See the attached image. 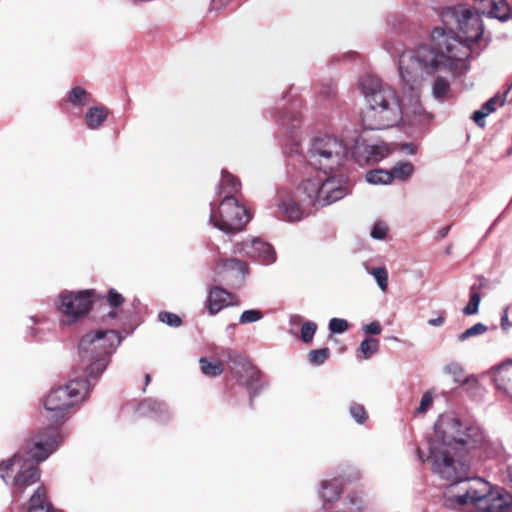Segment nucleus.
<instances>
[{
	"mask_svg": "<svg viewBox=\"0 0 512 512\" xmlns=\"http://www.w3.org/2000/svg\"><path fill=\"white\" fill-rule=\"evenodd\" d=\"M482 428L474 423H463L451 415L441 416L435 424V441L430 447L433 471L442 479L456 484L465 482L463 493L449 501L459 506L478 508L489 492L490 485L482 478H469L467 455L471 450L487 444Z\"/></svg>",
	"mask_w": 512,
	"mask_h": 512,
	"instance_id": "f257e3e1",
	"label": "nucleus"
},
{
	"mask_svg": "<svg viewBox=\"0 0 512 512\" xmlns=\"http://www.w3.org/2000/svg\"><path fill=\"white\" fill-rule=\"evenodd\" d=\"M469 57V48L446 29L436 27L431 32L430 43L418 45L404 51L399 57V72L402 80L401 89L409 94L413 101L411 113L419 121L429 120L428 114L419 99L422 83L426 77H432L449 68L455 62Z\"/></svg>",
	"mask_w": 512,
	"mask_h": 512,
	"instance_id": "f03ea898",
	"label": "nucleus"
},
{
	"mask_svg": "<svg viewBox=\"0 0 512 512\" xmlns=\"http://www.w3.org/2000/svg\"><path fill=\"white\" fill-rule=\"evenodd\" d=\"M360 88L368 102L362 113V124L367 130H381L393 126L409 114L400 103L395 90L378 77L366 75L360 79Z\"/></svg>",
	"mask_w": 512,
	"mask_h": 512,
	"instance_id": "7ed1b4c3",
	"label": "nucleus"
},
{
	"mask_svg": "<svg viewBox=\"0 0 512 512\" xmlns=\"http://www.w3.org/2000/svg\"><path fill=\"white\" fill-rule=\"evenodd\" d=\"M348 192L342 176H329L325 179L317 174L304 179L298 187L302 205L324 207L342 199Z\"/></svg>",
	"mask_w": 512,
	"mask_h": 512,
	"instance_id": "20e7f679",
	"label": "nucleus"
},
{
	"mask_svg": "<svg viewBox=\"0 0 512 512\" xmlns=\"http://www.w3.org/2000/svg\"><path fill=\"white\" fill-rule=\"evenodd\" d=\"M88 391V381L84 379H74L66 385L52 389L46 396L44 407L51 414L47 417L53 421V425L59 427L65 420L69 409L81 402Z\"/></svg>",
	"mask_w": 512,
	"mask_h": 512,
	"instance_id": "39448f33",
	"label": "nucleus"
},
{
	"mask_svg": "<svg viewBox=\"0 0 512 512\" xmlns=\"http://www.w3.org/2000/svg\"><path fill=\"white\" fill-rule=\"evenodd\" d=\"M442 21L449 26L446 30L456 36L471 52V44L479 41L483 35V25L478 14L464 5L447 7L443 10Z\"/></svg>",
	"mask_w": 512,
	"mask_h": 512,
	"instance_id": "423d86ee",
	"label": "nucleus"
},
{
	"mask_svg": "<svg viewBox=\"0 0 512 512\" xmlns=\"http://www.w3.org/2000/svg\"><path fill=\"white\" fill-rule=\"evenodd\" d=\"M347 153V146L335 137L316 138L309 149L308 161L327 175L344 164Z\"/></svg>",
	"mask_w": 512,
	"mask_h": 512,
	"instance_id": "0eeeda50",
	"label": "nucleus"
},
{
	"mask_svg": "<svg viewBox=\"0 0 512 512\" xmlns=\"http://www.w3.org/2000/svg\"><path fill=\"white\" fill-rule=\"evenodd\" d=\"M62 441V436L57 425H49L31 434L25 439L18 453L22 454L24 461L30 463H39L45 461L52 453H54Z\"/></svg>",
	"mask_w": 512,
	"mask_h": 512,
	"instance_id": "6e6552de",
	"label": "nucleus"
},
{
	"mask_svg": "<svg viewBox=\"0 0 512 512\" xmlns=\"http://www.w3.org/2000/svg\"><path fill=\"white\" fill-rule=\"evenodd\" d=\"M250 221L248 210L236 197H223L217 210L210 214L211 224L224 233H237Z\"/></svg>",
	"mask_w": 512,
	"mask_h": 512,
	"instance_id": "1a4fd4ad",
	"label": "nucleus"
},
{
	"mask_svg": "<svg viewBox=\"0 0 512 512\" xmlns=\"http://www.w3.org/2000/svg\"><path fill=\"white\" fill-rule=\"evenodd\" d=\"M96 299L97 294L94 289L62 292L58 296L57 308L65 317L63 323L72 325L86 316L92 309Z\"/></svg>",
	"mask_w": 512,
	"mask_h": 512,
	"instance_id": "9d476101",
	"label": "nucleus"
},
{
	"mask_svg": "<svg viewBox=\"0 0 512 512\" xmlns=\"http://www.w3.org/2000/svg\"><path fill=\"white\" fill-rule=\"evenodd\" d=\"M120 342V334L116 330L89 332L79 342L78 349L81 361H90L96 356H108Z\"/></svg>",
	"mask_w": 512,
	"mask_h": 512,
	"instance_id": "9b49d317",
	"label": "nucleus"
},
{
	"mask_svg": "<svg viewBox=\"0 0 512 512\" xmlns=\"http://www.w3.org/2000/svg\"><path fill=\"white\" fill-rule=\"evenodd\" d=\"M230 369L239 383L246 387L253 388L260 379V371L246 357L234 354L229 356Z\"/></svg>",
	"mask_w": 512,
	"mask_h": 512,
	"instance_id": "f8f14e48",
	"label": "nucleus"
},
{
	"mask_svg": "<svg viewBox=\"0 0 512 512\" xmlns=\"http://www.w3.org/2000/svg\"><path fill=\"white\" fill-rule=\"evenodd\" d=\"M41 477V470L36 463L23 461L12 481V494L21 497L26 489L37 482Z\"/></svg>",
	"mask_w": 512,
	"mask_h": 512,
	"instance_id": "ddd939ff",
	"label": "nucleus"
},
{
	"mask_svg": "<svg viewBox=\"0 0 512 512\" xmlns=\"http://www.w3.org/2000/svg\"><path fill=\"white\" fill-rule=\"evenodd\" d=\"M217 275L223 281H227L230 277L235 278V284L232 287L242 286L245 277L249 274V265L247 262L238 258L220 259L216 266Z\"/></svg>",
	"mask_w": 512,
	"mask_h": 512,
	"instance_id": "4468645a",
	"label": "nucleus"
},
{
	"mask_svg": "<svg viewBox=\"0 0 512 512\" xmlns=\"http://www.w3.org/2000/svg\"><path fill=\"white\" fill-rule=\"evenodd\" d=\"M477 512H512V499L507 493L496 490L487 492L480 505L476 509Z\"/></svg>",
	"mask_w": 512,
	"mask_h": 512,
	"instance_id": "2eb2a0df",
	"label": "nucleus"
},
{
	"mask_svg": "<svg viewBox=\"0 0 512 512\" xmlns=\"http://www.w3.org/2000/svg\"><path fill=\"white\" fill-rule=\"evenodd\" d=\"M276 201L283 219L288 221H299L302 219L304 214L303 208L295 201L291 191L279 190L276 195Z\"/></svg>",
	"mask_w": 512,
	"mask_h": 512,
	"instance_id": "dca6fc26",
	"label": "nucleus"
},
{
	"mask_svg": "<svg viewBox=\"0 0 512 512\" xmlns=\"http://www.w3.org/2000/svg\"><path fill=\"white\" fill-rule=\"evenodd\" d=\"M237 304V296L227 290L214 286L208 293L207 308L209 314L215 315L228 305Z\"/></svg>",
	"mask_w": 512,
	"mask_h": 512,
	"instance_id": "f3484780",
	"label": "nucleus"
},
{
	"mask_svg": "<svg viewBox=\"0 0 512 512\" xmlns=\"http://www.w3.org/2000/svg\"><path fill=\"white\" fill-rule=\"evenodd\" d=\"M242 249L249 257L264 264H271L276 260V252L273 246L260 239H253L249 244L244 243Z\"/></svg>",
	"mask_w": 512,
	"mask_h": 512,
	"instance_id": "a211bd4d",
	"label": "nucleus"
},
{
	"mask_svg": "<svg viewBox=\"0 0 512 512\" xmlns=\"http://www.w3.org/2000/svg\"><path fill=\"white\" fill-rule=\"evenodd\" d=\"M494 383L497 390L512 398V360H507L496 368Z\"/></svg>",
	"mask_w": 512,
	"mask_h": 512,
	"instance_id": "6ab92c4d",
	"label": "nucleus"
},
{
	"mask_svg": "<svg viewBox=\"0 0 512 512\" xmlns=\"http://www.w3.org/2000/svg\"><path fill=\"white\" fill-rule=\"evenodd\" d=\"M240 190V180L228 171L223 170L221 173L219 195H223L224 197H235Z\"/></svg>",
	"mask_w": 512,
	"mask_h": 512,
	"instance_id": "aec40b11",
	"label": "nucleus"
},
{
	"mask_svg": "<svg viewBox=\"0 0 512 512\" xmlns=\"http://www.w3.org/2000/svg\"><path fill=\"white\" fill-rule=\"evenodd\" d=\"M342 486L338 479L324 480L321 483L320 496L324 502L331 503L340 497Z\"/></svg>",
	"mask_w": 512,
	"mask_h": 512,
	"instance_id": "412c9836",
	"label": "nucleus"
},
{
	"mask_svg": "<svg viewBox=\"0 0 512 512\" xmlns=\"http://www.w3.org/2000/svg\"><path fill=\"white\" fill-rule=\"evenodd\" d=\"M109 110L103 106L90 108L85 115V123L91 129L99 128L107 119Z\"/></svg>",
	"mask_w": 512,
	"mask_h": 512,
	"instance_id": "4be33fe9",
	"label": "nucleus"
},
{
	"mask_svg": "<svg viewBox=\"0 0 512 512\" xmlns=\"http://www.w3.org/2000/svg\"><path fill=\"white\" fill-rule=\"evenodd\" d=\"M432 95L439 101H446L451 97V87L449 81L441 76H438L432 85Z\"/></svg>",
	"mask_w": 512,
	"mask_h": 512,
	"instance_id": "5701e85b",
	"label": "nucleus"
},
{
	"mask_svg": "<svg viewBox=\"0 0 512 512\" xmlns=\"http://www.w3.org/2000/svg\"><path fill=\"white\" fill-rule=\"evenodd\" d=\"M85 365V373L91 378H97L107 366V356H96L90 361H82Z\"/></svg>",
	"mask_w": 512,
	"mask_h": 512,
	"instance_id": "b1692460",
	"label": "nucleus"
},
{
	"mask_svg": "<svg viewBox=\"0 0 512 512\" xmlns=\"http://www.w3.org/2000/svg\"><path fill=\"white\" fill-rule=\"evenodd\" d=\"M390 179L405 181L414 173V166L411 162H399L390 170H388Z\"/></svg>",
	"mask_w": 512,
	"mask_h": 512,
	"instance_id": "393cba45",
	"label": "nucleus"
},
{
	"mask_svg": "<svg viewBox=\"0 0 512 512\" xmlns=\"http://www.w3.org/2000/svg\"><path fill=\"white\" fill-rule=\"evenodd\" d=\"M24 460L22 459V454L18 453V451L9 459L3 460L0 462V477L7 481V478L10 477L13 472V467L18 465V468L22 464Z\"/></svg>",
	"mask_w": 512,
	"mask_h": 512,
	"instance_id": "a878e982",
	"label": "nucleus"
},
{
	"mask_svg": "<svg viewBox=\"0 0 512 512\" xmlns=\"http://www.w3.org/2000/svg\"><path fill=\"white\" fill-rule=\"evenodd\" d=\"M68 101L73 105L85 106L91 101V94L82 87L76 86L69 92Z\"/></svg>",
	"mask_w": 512,
	"mask_h": 512,
	"instance_id": "bb28decb",
	"label": "nucleus"
},
{
	"mask_svg": "<svg viewBox=\"0 0 512 512\" xmlns=\"http://www.w3.org/2000/svg\"><path fill=\"white\" fill-rule=\"evenodd\" d=\"M200 368L203 374L209 377H216L223 373L224 367L220 361H209L206 358H201Z\"/></svg>",
	"mask_w": 512,
	"mask_h": 512,
	"instance_id": "cd10ccee",
	"label": "nucleus"
},
{
	"mask_svg": "<svg viewBox=\"0 0 512 512\" xmlns=\"http://www.w3.org/2000/svg\"><path fill=\"white\" fill-rule=\"evenodd\" d=\"M379 346L380 343L378 339L368 337L361 342L359 351L362 353L364 359H368L379 350Z\"/></svg>",
	"mask_w": 512,
	"mask_h": 512,
	"instance_id": "c85d7f7f",
	"label": "nucleus"
},
{
	"mask_svg": "<svg viewBox=\"0 0 512 512\" xmlns=\"http://www.w3.org/2000/svg\"><path fill=\"white\" fill-rule=\"evenodd\" d=\"M366 180L372 184H389L392 182L388 170L382 169L367 172Z\"/></svg>",
	"mask_w": 512,
	"mask_h": 512,
	"instance_id": "c756f323",
	"label": "nucleus"
},
{
	"mask_svg": "<svg viewBox=\"0 0 512 512\" xmlns=\"http://www.w3.org/2000/svg\"><path fill=\"white\" fill-rule=\"evenodd\" d=\"M481 301V295L475 290L473 286L470 290V298L468 304L464 307L463 313L465 315H474L478 312L479 304Z\"/></svg>",
	"mask_w": 512,
	"mask_h": 512,
	"instance_id": "7c9ffc66",
	"label": "nucleus"
},
{
	"mask_svg": "<svg viewBox=\"0 0 512 512\" xmlns=\"http://www.w3.org/2000/svg\"><path fill=\"white\" fill-rule=\"evenodd\" d=\"M330 356V350L328 348L312 350L308 354V359L312 364L321 365Z\"/></svg>",
	"mask_w": 512,
	"mask_h": 512,
	"instance_id": "2f4dec72",
	"label": "nucleus"
},
{
	"mask_svg": "<svg viewBox=\"0 0 512 512\" xmlns=\"http://www.w3.org/2000/svg\"><path fill=\"white\" fill-rule=\"evenodd\" d=\"M371 274L374 276L380 289L385 292L388 287L387 270L384 267H377L372 269Z\"/></svg>",
	"mask_w": 512,
	"mask_h": 512,
	"instance_id": "473e14b6",
	"label": "nucleus"
},
{
	"mask_svg": "<svg viewBox=\"0 0 512 512\" xmlns=\"http://www.w3.org/2000/svg\"><path fill=\"white\" fill-rule=\"evenodd\" d=\"M445 373L451 375L455 382H462L464 380V370L457 362H451L444 367Z\"/></svg>",
	"mask_w": 512,
	"mask_h": 512,
	"instance_id": "72a5a7b5",
	"label": "nucleus"
},
{
	"mask_svg": "<svg viewBox=\"0 0 512 512\" xmlns=\"http://www.w3.org/2000/svg\"><path fill=\"white\" fill-rule=\"evenodd\" d=\"M487 331V327L482 323H477L472 327L468 328L458 336V340L463 342L470 337L483 334Z\"/></svg>",
	"mask_w": 512,
	"mask_h": 512,
	"instance_id": "f704fd0d",
	"label": "nucleus"
},
{
	"mask_svg": "<svg viewBox=\"0 0 512 512\" xmlns=\"http://www.w3.org/2000/svg\"><path fill=\"white\" fill-rule=\"evenodd\" d=\"M350 413L352 417L356 420L357 423L363 424L368 418V414L363 405L358 403H353L350 406Z\"/></svg>",
	"mask_w": 512,
	"mask_h": 512,
	"instance_id": "c9c22d12",
	"label": "nucleus"
},
{
	"mask_svg": "<svg viewBox=\"0 0 512 512\" xmlns=\"http://www.w3.org/2000/svg\"><path fill=\"white\" fill-rule=\"evenodd\" d=\"M158 318L161 322L171 327H179L182 324L181 318L177 314L171 312H160Z\"/></svg>",
	"mask_w": 512,
	"mask_h": 512,
	"instance_id": "e433bc0d",
	"label": "nucleus"
},
{
	"mask_svg": "<svg viewBox=\"0 0 512 512\" xmlns=\"http://www.w3.org/2000/svg\"><path fill=\"white\" fill-rule=\"evenodd\" d=\"M317 330V325L314 322L308 321L301 327V339L305 343H310Z\"/></svg>",
	"mask_w": 512,
	"mask_h": 512,
	"instance_id": "4c0bfd02",
	"label": "nucleus"
},
{
	"mask_svg": "<svg viewBox=\"0 0 512 512\" xmlns=\"http://www.w3.org/2000/svg\"><path fill=\"white\" fill-rule=\"evenodd\" d=\"M367 153L374 161H379L388 154V150L384 146L372 145L367 148Z\"/></svg>",
	"mask_w": 512,
	"mask_h": 512,
	"instance_id": "58836bf2",
	"label": "nucleus"
},
{
	"mask_svg": "<svg viewBox=\"0 0 512 512\" xmlns=\"http://www.w3.org/2000/svg\"><path fill=\"white\" fill-rule=\"evenodd\" d=\"M349 324L345 319L332 318L329 322V329L333 333H343L347 331Z\"/></svg>",
	"mask_w": 512,
	"mask_h": 512,
	"instance_id": "ea45409f",
	"label": "nucleus"
},
{
	"mask_svg": "<svg viewBox=\"0 0 512 512\" xmlns=\"http://www.w3.org/2000/svg\"><path fill=\"white\" fill-rule=\"evenodd\" d=\"M106 299L113 308L120 307L125 301L124 297L113 288L109 289Z\"/></svg>",
	"mask_w": 512,
	"mask_h": 512,
	"instance_id": "a19ab883",
	"label": "nucleus"
},
{
	"mask_svg": "<svg viewBox=\"0 0 512 512\" xmlns=\"http://www.w3.org/2000/svg\"><path fill=\"white\" fill-rule=\"evenodd\" d=\"M262 318V313L259 310H246L240 316V323H252L260 320Z\"/></svg>",
	"mask_w": 512,
	"mask_h": 512,
	"instance_id": "79ce46f5",
	"label": "nucleus"
},
{
	"mask_svg": "<svg viewBox=\"0 0 512 512\" xmlns=\"http://www.w3.org/2000/svg\"><path fill=\"white\" fill-rule=\"evenodd\" d=\"M388 232V227L383 222H377L374 224L372 230H371V236L374 239L383 240Z\"/></svg>",
	"mask_w": 512,
	"mask_h": 512,
	"instance_id": "37998d69",
	"label": "nucleus"
},
{
	"mask_svg": "<svg viewBox=\"0 0 512 512\" xmlns=\"http://www.w3.org/2000/svg\"><path fill=\"white\" fill-rule=\"evenodd\" d=\"M504 104V99L499 96H494L490 98L487 102L482 105V109L489 115L490 113L496 110V107L502 106Z\"/></svg>",
	"mask_w": 512,
	"mask_h": 512,
	"instance_id": "c03bdc74",
	"label": "nucleus"
},
{
	"mask_svg": "<svg viewBox=\"0 0 512 512\" xmlns=\"http://www.w3.org/2000/svg\"><path fill=\"white\" fill-rule=\"evenodd\" d=\"M433 396L431 392L427 391L423 394L420 406L417 408V413H425L432 406Z\"/></svg>",
	"mask_w": 512,
	"mask_h": 512,
	"instance_id": "a18cd8bd",
	"label": "nucleus"
},
{
	"mask_svg": "<svg viewBox=\"0 0 512 512\" xmlns=\"http://www.w3.org/2000/svg\"><path fill=\"white\" fill-rule=\"evenodd\" d=\"M362 330L368 335H379L382 332V326L378 321H373L364 325Z\"/></svg>",
	"mask_w": 512,
	"mask_h": 512,
	"instance_id": "49530a36",
	"label": "nucleus"
},
{
	"mask_svg": "<svg viewBox=\"0 0 512 512\" xmlns=\"http://www.w3.org/2000/svg\"><path fill=\"white\" fill-rule=\"evenodd\" d=\"M486 116H488V114L481 108L473 113L472 119L479 127L484 128Z\"/></svg>",
	"mask_w": 512,
	"mask_h": 512,
	"instance_id": "de8ad7c7",
	"label": "nucleus"
},
{
	"mask_svg": "<svg viewBox=\"0 0 512 512\" xmlns=\"http://www.w3.org/2000/svg\"><path fill=\"white\" fill-rule=\"evenodd\" d=\"M445 322V312H441V314L437 318L430 319L428 324L431 326H441Z\"/></svg>",
	"mask_w": 512,
	"mask_h": 512,
	"instance_id": "09e8293b",
	"label": "nucleus"
},
{
	"mask_svg": "<svg viewBox=\"0 0 512 512\" xmlns=\"http://www.w3.org/2000/svg\"><path fill=\"white\" fill-rule=\"evenodd\" d=\"M451 229V226L450 225H447V226H444L443 228H441L438 232H437V236L439 239H442L444 237L447 236V234L449 233Z\"/></svg>",
	"mask_w": 512,
	"mask_h": 512,
	"instance_id": "8fccbe9b",
	"label": "nucleus"
},
{
	"mask_svg": "<svg viewBox=\"0 0 512 512\" xmlns=\"http://www.w3.org/2000/svg\"><path fill=\"white\" fill-rule=\"evenodd\" d=\"M229 0H212V7L215 9L225 6Z\"/></svg>",
	"mask_w": 512,
	"mask_h": 512,
	"instance_id": "3c124183",
	"label": "nucleus"
},
{
	"mask_svg": "<svg viewBox=\"0 0 512 512\" xmlns=\"http://www.w3.org/2000/svg\"><path fill=\"white\" fill-rule=\"evenodd\" d=\"M501 325L503 329H506V326H510V322L508 321L507 313L504 314V316L501 318Z\"/></svg>",
	"mask_w": 512,
	"mask_h": 512,
	"instance_id": "603ef678",
	"label": "nucleus"
},
{
	"mask_svg": "<svg viewBox=\"0 0 512 512\" xmlns=\"http://www.w3.org/2000/svg\"><path fill=\"white\" fill-rule=\"evenodd\" d=\"M508 477L512 487V465L508 467Z\"/></svg>",
	"mask_w": 512,
	"mask_h": 512,
	"instance_id": "864d4df0",
	"label": "nucleus"
},
{
	"mask_svg": "<svg viewBox=\"0 0 512 512\" xmlns=\"http://www.w3.org/2000/svg\"><path fill=\"white\" fill-rule=\"evenodd\" d=\"M151 381V375L150 374H146L145 376V386H147Z\"/></svg>",
	"mask_w": 512,
	"mask_h": 512,
	"instance_id": "5fc2aeb1",
	"label": "nucleus"
},
{
	"mask_svg": "<svg viewBox=\"0 0 512 512\" xmlns=\"http://www.w3.org/2000/svg\"><path fill=\"white\" fill-rule=\"evenodd\" d=\"M108 316L111 318H115L117 316V313L112 311V312H109Z\"/></svg>",
	"mask_w": 512,
	"mask_h": 512,
	"instance_id": "6e6d98bb",
	"label": "nucleus"
},
{
	"mask_svg": "<svg viewBox=\"0 0 512 512\" xmlns=\"http://www.w3.org/2000/svg\"><path fill=\"white\" fill-rule=\"evenodd\" d=\"M417 454H418L419 458L422 459V451H421V449H419V448L417 449Z\"/></svg>",
	"mask_w": 512,
	"mask_h": 512,
	"instance_id": "4d7b16f0",
	"label": "nucleus"
},
{
	"mask_svg": "<svg viewBox=\"0 0 512 512\" xmlns=\"http://www.w3.org/2000/svg\"><path fill=\"white\" fill-rule=\"evenodd\" d=\"M154 405L160 407V403L154 402Z\"/></svg>",
	"mask_w": 512,
	"mask_h": 512,
	"instance_id": "13d9d810",
	"label": "nucleus"
}]
</instances>
